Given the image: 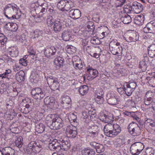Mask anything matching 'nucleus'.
I'll use <instances>...</instances> for the list:
<instances>
[{
    "mask_svg": "<svg viewBox=\"0 0 155 155\" xmlns=\"http://www.w3.org/2000/svg\"><path fill=\"white\" fill-rule=\"evenodd\" d=\"M95 149L96 150L97 152L98 153L103 152L104 150L103 145L99 143L97 145Z\"/></svg>",
    "mask_w": 155,
    "mask_h": 155,
    "instance_id": "45",
    "label": "nucleus"
},
{
    "mask_svg": "<svg viewBox=\"0 0 155 155\" xmlns=\"http://www.w3.org/2000/svg\"><path fill=\"white\" fill-rule=\"evenodd\" d=\"M19 41L21 43H24L25 44V43L27 42V39L26 36L25 35H22L20 36L18 38Z\"/></svg>",
    "mask_w": 155,
    "mask_h": 155,
    "instance_id": "49",
    "label": "nucleus"
},
{
    "mask_svg": "<svg viewBox=\"0 0 155 155\" xmlns=\"http://www.w3.org/2000/svg\"><path fill=\"white\" fill-rule=\"evenodd\" d=\"M56 50V48L53 46L50 48H46L44 51L45 55L48 58H52L57 51Z\"/></svg>",
    "mask_w": 155,
    "mask_h": 155,
    "instance_id": "12",
    "label": "nucleus"
},
{
    "mask_svg": "<svg viewBox=\"0 0 155 155\" xmlns=\"http://www.w3.org/2000/svg\"><path fill=\"white\" fill-rule=\"evenodd\" d=\"M121 129L120 126L117 124L108 123L105 126L104 130L107 136L113 138L120 133Z\"/></svg>",
    "mask_w": 155,
    "mask_h": 155,
    "instance_id": "2",
    "label": "nucleus"
},
{
    "mask_svg": "<svg viewBox=\"0 0 155 155\" xmlns=\"http://www.w3.org/2000/svg\"><path fill=\"white\" fill-rule=\"evenodd\" d=\"M104 94V92L101 89L97 91V97H98L99 96L101 97H103Z\"/></svg>",
    "mask_w": 155,
    "mask_h": 155,
    "instance_id": "63",
    "label": "nucleus"
},
{
    "mask_svg": "<svg viewBox=\"0 0 155 155\" xmlns=\"http://www.w3.org/2000/svg\"><path fill=\"white\" fill-rule=\"evenodd\" d=\"M42 8L40 13V16L42 17L45 14L47 11V4L46 3L41 4V6Z\"/></svg>",
    "mask_w": 155,
    "mask_h": 155,
    "instance_id": "39",
    "label": "nucleus"
},
{
    "mask_svg": "<svg viewBox=\"0 0 155 155\" xmlns=\"http://www.w3.org/2000/svg\"><path fill=\"white\" fill-rule=\"evenodd\" d=\"M109 47L110 51L113 55H118L119 52H121L122 51L120 43L115 41H111L109 44Z\"/></svg>",
    "mask_w": 155,
    "mask_h": 155,
    "instance_id": "6",
    "label": "nucleus"
},
{
    "mask_svg": "<svg viewBox=\"0 0 155 155\" xmlns=\"http://www.w3.org/2000/svg\"><path fill=\"white\" fill-rule=\"evenodd\" d=\"M58 115L55 114H49L47 115L46 117L45 123L47 126L50 127L53 120L57 117Z\"/></svg>",
    "mask_w": 155,
    "mask_h": 155,
    "instance_id": "21",
    "label": "nucleus"
},
{
    "mask_svg": "<svg viewBox=\"0 0 155 155\" xmlns=\"http://www.w3.org/2000/svg\"><path fill=\"white\" fill-rule=\"evenodd\" d=\"M32 97L35 99L41 100L45 96V93L39 87L33 89L31 91Z\"/></svg>",
    "mask_w": 155,
    "mask_h": 155,
    "instance_id": "9",
    "label": "nucleus"
},
{
    "mask_svg": "<svg viewBox=\"0 0 155 155\" xmlns=\"http://www.w3.org/2000/svg\"><path fill=\"white\" fill-rule=\"evenodd\" d=\"M87 72L89 73V75L88 76V78L89 79H93L96 78L98 75V73L97 71L92 68L88 67L87 68Z\"/></svg>",
    "mask_w": 155,
    "mask_h": 155,
    "instance_id": "17",
    "label": "nucleus"
},
{
    "mask_svg": "<svg viewBox=\"0 0 155 155\" xmlns=\"http://www.w3.org/2000/svg\"><path fill=\"white\" fill-rule=\"evenodd\" d=\"M17 5L13 3L6 5L4 8V14L5 16L11 20L19 19L21 14L17 12Z\"/></svg>",
    "mask_w": 155,
    "mask_h": 155,
    "instance_id": "1",
    "label": "nucleus"
},
{
    "mask_svg": "<svg viewBox=\"0 0 155 155\" xmlns=\"http://www.w3.org/2000/svg\"><path fill=\"white\" fill-rule=\"evenodd\" d=\"M3 58L6 61L8 65H12L15 63V61L14 59H12L10 57L8 56H4Z\"/></svg>",
    "mask_w": 155,
    "mask_h": 155,
    "instance_id": "34",
    "label": "nucleus"
},
{
    "mask_svg": "<svg viewBox=\"0 0 155 155\" xmlns=\"http://www.w3.org/2000/svg\"><path fill=\"white\" fill-rule=\"evenodd\" d=\"M28 61L25 58H21L19 60V63L22 65L26 66L28 65Z\"/></svg>",
    "mask_w": 155,
    "mask_h": 155,
    "instance_id": "52",
    "label": "nucleus"
},
{
    "mask_svg": "<svg viewBox=\"0 0 155 155\" xmlns=\"http://www.w3.org/2000/svg\"><path fill=\"white\" fill-rule=\"evenodd\" d=\"M132 117H133L134 119L136 120L138 123V124L141 125V121L140 119L138 117H137V116L134 114V116L132 115Z\"/></svg>",
    "mask_w": 155,
    "mask_h": 155,
    "instance_id": "60",
    "label": "nucleus"
},
{
    "mask_svg": "<svg viewBox=\"0 0 155 155\" xmlns=\"http://www.w3.org/2000/svg\"><path fill=\"white\" fill-rule=\"evenodd\" d=\"M47 83L49 87L53 90H56L58 88L59 84L57 78L50 76L47 78Z\"/></svg>",
    "mask_w": 155,
    "mask_h": 155,
    "instance_id": "8",
    "label": "nucleus"
},
{
    "mask_svg": "<svg viewBox=\"0 0 155 155\" xmlns=\"http://www.w3.org/2000/svg\"><path fill=\"white\" fill-rule=\"evenodd\" d=\"M127 84L128 85V86H129L134 91V90L137 86L136 83L135 82H131Z\"/></svg>",
    "mask_w": 155,
    "mask_h": 155,
    "instance_id": "54",
    "label": "nucleus"
},
{
    "mask_svg": "<svg viewBox=\"0 0 155 155\" xmlns=\"http://www.w3.org/2000/svg\"><path fill=\"white\" fill-rule=\"evenodd\" d=\"M154 94L150 91H148L146 93L143 99L144 104L146 106L152 105L153 103Z\"/></svg>",
    "mask_w": 155,
    "mask_h": 155,
    "instance_id": "10",
    "label": "nucleus"
},
{
    "mask_svg": "<svg viewBox=\"0 0 155 155\" xmlns=\"http://www.w3.org/2000/svg\"><path fill=\"white\" fill-rule=\"evenodd\" d=\"M68 118L70 121H72L74 122L77 123V116L74 114L73 113H71L68 116Z\"/></svg>",
    "mask_w": 155,
    "mask_h": 155,
    "instance_id": "47",
    "label": "nucleus"
},
{
    "mask_svg": "<svg viewBox=\"0 0 155 155\" xmlns=\"http://www.w3.org/2000/svg\"><path fill=\"white\" fill-rule=\"evenodd\" d=\"M144 19V15H137L135 17L134 22L135 24L140 25L143 24Z\"/></svg>",
    "mask_w": 155,
    "mask_h": 155,
    "instance_id": "22",
    "label": "nucleus"
},
{
    "mask_svg": "<svg viewBox=\"0 0 155 155\" xmlns=\"http://www.w3.org/2000/svg\"><path fill=\"white\" fill-rule=\"evenodd\" d=\"M149 57L153 58L155 57V44H152L147 48Z\"/></svg>",
    "mask_w": 155,
    "mask_h": 155,
    "instance_id": "24",
    "label": "nucleus"
},
{
    "mask_svg": "<svg viewBox=\"0 0 155 155\" xmlns=\"http://www.w3.org/2000/svg\"><path fill=\"white\" fill-rule=\"evenodd\" d=\"M146 155H153L154 154V150L151 148L147 149L146 150Z\"/></svg>",
    "mask_w": 155,
    "mask_h": 155,
    "instance_id": "53",
    "label": "nucleus"
},
{
    "mask_svg": "<svg viewBox=\"0 0 155 155\" xmlns=\"http://www.w3.org/2000/svg\"><path fill=\"white\" fill-rule=\"evenodd\" d=\"M63 126V120L58 115L57 117L53 120V122L49 127L51 129L57 130L60 129Z\"/></svg>",
    "mask_w": 155,
    "mask_h": 155,
    "instance_id": "11",
    "label": "nucleus"
},
{
    "mask_svg": "<svg viewBox=\"0 0 155 155\" xmlns=\"http://www.w3.org/2000/svg\"><path fill=\"white\" fill-rule=\"evenodd\" d=\"M64 62V59L60 57L55 58L54 60V63L55 65L60 67L63 66Z\"/></svg>",
    "mask_w": 155,
    "mask_h": 155,
    "instance_id": "37",
    "label": "nucleus"
},
{
    "mask_svg": "<svg viewBox=\"0 0 155 155\" xmlns=\"http://www.w3.org/2000/svg\"><path fill=\"white\" fill-rule=\"evenodd\" d=\"M89 90L88 86L86 85L81 86L79 89V92L82 95H84L87 93Z\"/></svg>",
    "mask_w": 155,
    "mask_h": 155,
    "instance_id": "31",
    "label": "nucleus"
},
{
    "mask_svg": "<svg viewBox=\"0 0 155 155\" xmlns=\"http://www.w3.org/2000/svg\"><path fill=\"white\" fill-rule=\"evenodd\" d=\"M146 26L148 30L155 33V20L148 23Z\"/></svg>",
    "mask_w": 155,
    "mask_h": 155,
    "instance_id": "29",
    "label": "nucleus"
},
{
    "mask_svg": "<svg viewBox=\"0 0 155 155\" xmlns=\"http://www.w3.org/2000/svg\"><path fill=\"white\" fill-rule=\"evenodd\" d=\"M140 127L138 124L133 121L129 125L128 131L133 136H139L141 132Z\"/></svg>",
    "mask_w": 155,
    "mask_h": 155,
    "instance_id": "4",
    "label": "nucleus"
},
{
    "mask_svg": "<svg viewBox=\"0 0 155 155\" xmlns=\"http://www.w3.org/2000/svg\"><path fill=\"white\" fill-rule=\"evenodd\" d=\"M28 52L30 55H35V51L33 50V48L31 47L28 50Z\"/></svg>",
    "mask_w": 155,
    "mask_h": 155,
    "instance_id": "61",
    "label": "nucleus"
},
{
    "mask_svg": "<svg viewBox=\"0 0 155 155\" xmlns=\"http://www.w3.org/2000/svg\"><path fill=\"white\" fill-rule=\"evenodd\" d=\"M77 128L75 127L68 126L66 130V133L68 137L71 138H74L77 135Z\"/></svg>",
    "mask_w": 155,
    "mask_h": 155,
    "instance_id": "14",
    "label": "nucleus"
},
{
    "mask_svg": "<svg viewBox=\"0 0 155 155\" xmlns=\"http://www.w3.org/2000/svg\"><path fill=\"white\" fill-rule=\"evenodd\" d=\"M23 138L21 136H17L15 140V144L17 147L19 148L21 147L23 145Z\"/></svg>",
    "mask_w": 155,
    "mask_h": 155,
    "instance_id": "36",
    "label": "nucleus"
},
{
    "mask_svg": "<svg viewBox=\"0 0 155 155\" xmlns=\"http://www.w3.org/2000/svg\"><path fill=\"white\" fill-rule=\"evenodd\" d=\"M121 20L123 23L126 24H129L132 21V18L128 14H127L124 16L122 17L121 18Z\"/></svg>",
    "mask_w": 155,
    "mask_h": 155,
    "instance_id": "33",
    "label": "nucleus"
},
{
    "mask_svg": "<svg viewBox=\"0 0 155 155\" xmlns=\"http://www.w3.org/2000/svg\"><path fill=\"white\" fill-rule=\"evenodd\" d=\"M99 41V39L95 37L91 38V42L94 45L98 44Z\"/></svg>",
    "mask_w": 155,
    "mask_h": 155,
    "instance_id": "57",
    "label": "nucleus"
},
{
    "mask_svg": "<svg viewBox=\"0 0 155 155\" xmlns=\"http://www.w3.org/2000/svg\"><path fill=\"white\" fill-rule=\"evenodd\" d=\"M95 128V126H92V127L89 126L88 128L89 129V131L90 136L91 137H97L98 135V132L97 130H93Z\"/></svg>",
    "mask_w": 155,
    "mask_h": 155,
    "instance_id": "28",
    "label": "nucleus"
},
{
    "mask_svg": "<svg viewBox=\"0 0 155 155\" xmlns=\"http://www.w3.org/2000/svg\"><path fill=\"white\" fill-rule=\"evenodd\" d=\"M25 72L23 71H20L16 74V80L19 82H21L25 80L24 78Z\"/></svg>",
    "mask_w": 155,
    "mask_h": 155,
    "instance_id": "27",
    "label": "nucleus"
},
{
    "mask_svg": "<svg viewBox=\"0 0 155 155\" xmlns=\"http://www.w3.org/2000/svg\"><path fill=\"white\" fill-rule=\"evenodd\" d=\"M62 139L58 138L57 139L54 138L53 139L49 144L48 147L51 150H57L59 151L61 150V141Z\"/></svg>",
    "mask_w": 155,
    "mask_h": 155,
    "instance_id": "7",
    "label": "nucleus"
},
{
    "mask_svg": "<svg viewBox=\"0 0 155 155\" xmlns=\"http://www.w3.org/2000/svg\"><path fill=\"white\" fill-rule=\"evenodd\" d=\"M144 147L143 143L140 142H135L130 147V151L132 155H138Z\"/></svg>",
    "mask_w": 155,
    "mask_h": 155,
    "instance_id": "5",
    "label": "nucleus"
},
{
    "mask_svg": "<svg viewBox=\"0 0 155 155\" xmlns=\"http://www.w3.org/2000/svg\"><path fill=\"white\" fill-rule=\"evenodd\" d=\"M54 22L55 21L52 16L50 17L49 18H47V24L48 25L51 26L53 24H54Z\"/></svg>",
    "mask_w": 155,
    "mask_h": 155,
    "instance_id": "50",
    "label": "nucleus"
},
{
    "mask_svg": "<svg viewBox=\"0 0 155 155\" xmlns=\"http://www.w3.org/2000/svg\"><path fill=\"white\" fill-rule=\"evenodd\" d=\"M28 100V99L27 98H25L23 100V103H21L20 107L21 112L25 114L28 113L31 110V109L30 108L29 105L28 104H25L27 102V100Z\"/></svg>",
    "mask_w": 155,
    "mask_h": 155,
    "instance_id": "15",
    "label": "nucleus"
},
{
    "mask_svg": "<svg viewBox=\"0 0 155 155\" xmlns=\"http://www.w3.org/2000/svg\"><path fill=\"white\" fill-rule=\"evenodd\" d=\"M61 150H65L70 147V144L67 141H64L62 139L61 141Z\"/></svg>",
    "mask_w": 155,
    "mask_h": 155,
    "instance_id": "38",
    "label": "nucleus"
},
{
    "mask_svg": "<svg viewBox=\"0 0 155 155\" xmlns=\"http://www.w3.org/2000/svg\"><path fill=\"white\" fill-rule=\"evenodd\" d=\"M45 127L44 124L40 123L36 125L35 130L38 133H41L45 130Z\"/></svg>",
    "mask_w": 155,
    "mask_h": 155,
    "instance_id": "30",
    "label": "nucleus"
},
{
    "mask_svg": "<svg viewBox=\"0 0 155 155\" xmlns=\"http://www.w3.org/2000/svg\"><path fill=\"white\" fill-rule=\"evenodd\" d=\"M42 149V146L39 142L31 141L28 145L26 150L29 153H39Z\"/></svg>",
    "mask_w": 155,
    "mask_h": 155,
    "instance_id": "3",
    "label": "nucleus"
},
{
    "mask_svg": "<svg viewBox=\"0 0 155 155\" xmlns=\"http://www.w3.org/2000/svg\"><path fill=\"white\" fill-rule=\"evenodd\" d=\"M69 15L72 18L76 20L80 18L81 13L78 9H71L69 11Z\"/></svg>",
    "mask_w": 155,
    "mask_h": 155,
    "instance_id": "16",
    "label": "nucleus"
},
{
    "mask_svg": "<svg viewBox=\"0 0 155 155\" xmlns=\"http://www.w3.org/2000/svg\"><path fill=\"white\" fill-rule=\"evenodd\" d=\"M103 97H101L99 96L98 97H97L95 99V100L97 104H102L103 103Z\"/></svg>",
    "mask_w": 155,
    "mask_h": 155,
    "instance_id": "56",
    "label": "nucleus"
},
{
    "mask_svg": "<svg viewBox=\"0 0 155 155\" xmlns=\"http://www.w3.org/2000/svg\"><path fill=\"white\" fill-rule=\"evenodd\" d=\"M63 22V21L59 19L55 20L53 26V29L56 32L59 31L61 30L62 26L64 24Z\"/></svg>",
    "mask_w": 155,
    "mask_h": 155,
    "instance_id": "18",
    "label": "nucleus"
},
{
    "mask_svg": "<svg viewBox=\"0 0 155 155\" xmlns=\"http://www.w3.org/2000/svg\"><path fill=\"white\" fill-rule=\"evenodd\" d=\"M148 123L147 125L150 127H153L155 128L154 129L155 130V122L153 121H151V122Z\"/></svg>",
    "mask_w": 155,
    "mask_h": 155,
    "instance_id": "64",
    "label": "nucleus"
},
{
    "mask_svg": "<svg viewBox=\"0 0 155 155\" xmlns=\"http://www.w3.org/2000/svg\"><path fill=\"white\" fill-rule=\"evenodd\" d=\"M143 5L139 3H138V5H137L135 9V10H136L138 11V12H140L143 10Z\"/></svg>",
    "mask_w": 155,
    "mask_h": 155,
    "instance_id": "55",
    "label": "nucleus"
},
{
    "mask_svg": "<svg viewBox=\"0 0 155 155\" xmlns=\"http://www.w3.org/2000/svg\"><path fill=\"white\" fill-rule=\"evenodd\" d=\"M134 91L130 88L129 86L126 84V87H125L124 85V91L123 92L126 94L127 95L130 96L132 94Z\"/></svg>",
    "mask_w": 155,
    "mask_h": 155,
    "instance_id": "35",
    "label": "nucleus"
},
{
    "mask_svg": "<svg viewBox=\"0 0 155 155\" xmlns=\"http://www.w3.org/2000/svg\"><path fill=\"white\" fill-rule=\"evenodd\" d=\"M8 39L3 34L0 33V42L2 45L4 44L7 42Z\"/></svg>",
    "mask_w": 155,
    "mask_h": 155,
    "instance_id": "46",
    "label": "nucleus"
},
{
    "mask_svg": "<svg viewBox=\"0 0 155 155\" xmlns=\"http://www.w3.org/2000/svg\"><path fill=\"white\" fill-rule=\"evenodd\" d=\"M72 5L73 4H65V6L63 11H69L71 8V5Z\"/></svg>",
    "mask_w": 155,
    "mask_h": 155,
    "instance_id": "59",
    "label": "nucleus"
},
{
    "mask_svg": "<svg viewBox=\"0 0 155 155\" xmlns=\"http://www.w3.org/2000/svg\"><path fill=\"white\" fill-rule=\"evenodd\" d=\"M10 55L13 57H16L18 56V52L17 50L15 49V50H13L9 51Z\"/></svg>",
    "mask_w": 155,
    "mask_h": 155,
    "instance_id": "51",
    "label": "nucleus"
},
{
    "mask_svg": "<svg viewBox=\"0 0 155 155\" xmlns=\"http://www.w3.org/2000/svg\"><path fill=\"white\" fill-rule=\"evenodd\" d=\"M94 23L93 22L89 21L87 22V28H88V32L91 31L93 33L94 31Z\"/></svg>",
    "mask_w": 155,
    "mask_h": 155,
    "instance_id": "42",
    "label": "nucleus"
},
{
    "mask_svg": "<svg viewBox=\"0 0 155 155\" xmlns=\"http://www.w3.org/2000/svg\"><path fill=\"white\" fill-rule=\"evenodd\" d=\"M108 103L111 105H116L117 104V99L115 97H112L107 100Z\"/></svg>",
    "mask_w": 155,
    "mask_h": 155,
    "instance_id": "44",
    "label": "nucleus"
},
{
    "mask_svg": "<svg viewBox=\"0 0 155 155\" xmlns=\"http://www.w3.org/2000/svg\"><path fill=\"white\" fill-rule=\"evenodd\" d=\"M89 114L86 112H84L82 113V121L84 122L87 123L90 121V119L89 117Z\"/></svg>",
    "mask_w": 155,
    "mask_h": 155,
    "instance_id": "40",
    "label": "nucleus"
},
{
    "mask_svg": "<svg viewBox=\"0 0 155 155\" xmlns=\"http://www.w3.org/2000/svg\"><path fill=\"white\" fill-rule=\"evenodd\" d=\"M104 28L105 31H104L103 32L101 33V35L103 36L102 37V38H103L104 37H105V33L106 34V35H107V33H106V32H107V31H108V28L107 27V26H104Z\"/></svg>",
    "mask_w": 155,
    "mask_h": 155,
    "instance_id": "62",
    "label": "nucleus"
},
{
    "mask_svg": "<svg viewBox=\"0 0 155 155\" xmlns=\"http://www.w3.org/2000/svg\"><path fill=\"white\" fill-rule=\"evenodd\" d=\"M44 102L48 107L52 109L54 106V98L53 97L47 96L44 99Z\"/></svg>",
    "mask_w": 155,
    "mask_h": 155,
    "instance_id": "19",
    "label": "nucleus"
},
{
    "mask_svg": "<svg viewBox=\"0 0 155 155\" xmlns=\"http://www.w3.org/2000/svg\"><path fill=\"white\" fill-rule=\"evenodd\" d=\"M128 42H136L138 40V37L136 33H134L130 34L127 38H124Z\"/></svg>",
    "mask_w": 155,
    "mask_h": 155,
    "instance_id": "23",
    "label": "nucleus"
},
{
    "mask_svg": "<svg viewBox=\"0 0 155 155\" xmlns=\"http://www.w3.org/2000/svg\"><path fill=\"white\" fill-rule=\"evenodd\" d=\"M6 25L9 26L10 27H8V28H9L10 30L13 31H15L18 28L17 25L16 23L9 22L6 24Z\"/></svg>",
    "mask_w": 155,
    "mask_h": 155,
    "instance_id": "41",
    "label": "nucleus"
},
{
    "mask_svg": "<svg viewBox=\"0 0 155 155\" xmlns=\"http://www.w3.org/2000/svg\"><path fill=\"white\" fill-rule=\"evenodd\" d=\"M15 151L10 147H6L2 151L0 150V155H15Z\"/></svg>",
    "mask_w": 155,
    "mask_h": 155,
    "instance_id": "20",
    "label": "nucleus"
},
{
    "mask_svg": "<svg viewBox=\"0 0 155 155\" xmlns=\"http://www.w3.org/2000/svg\"><path fill=\"white\" fill-rule=\"evenodd\" d=\"M142 61H140L139 65V68L140 69L142 72H144L146 70L147 64L149 61V58L146 54L144 55Z\"/></svg>",
    "mask_w": 155,
    "mask_h": 155,
    "instance_id": "13",
    "label": "nucleus"
},
{
    "mask_svg": "<svg viewBox=\"0 0 155 155\" xmlns=\"http://www.w3.org/2000/svg\"><path fill=\"white\" fill-rule=\"evenodd\" d=\"M72 103L62 104V107L66 110L69 109L71 108Z\"/></svg>",
    "mask_w": 155,
    "mask_h": 155,
    "instance_id": "58",
    "label": "nucleus"
},
{
    "mask_svg": "<svg viewBox=\"0 0 155 155\" xmlns=\"http://www.w3.org/2000/svg\"><path fill=\"white\" fill-rule=\"evenodd\" d=\"M65 1L64 0H61L57 4V6L59 9L63 11L65 6Z\"/></svg>",
    "mask_w": 155,
    "mask_h": 155,
    "instance_id": "48",
    "label": "nucleus"
},
{
    "mask_svg": "<svg viewBox=\"0 0 155 155\" xmlns=\"http://www.w3.org/2000/svg\"><path fill=\"white\" fill-rule=\"evenodd\" d=\"M43 33L42 31L38 29H36L32 32L33 37L34 38H38L39 37H41Z\"/></svg>",
    "mask_w": 155,
    "mask_h": 155,
    "instance_id": "32",
    "label": "nucleus"
},
{
    "mask_svg": "<svg viewBox=\"0 0 155 155\" xmlns=\"http://www.w3.org/2000/svg\"><path fill=\"white\" fill-rule=\"evenodd\" d=\"M71 32L68 30H65L62 33L61 37L62 39L65 41H69L71 38Z\"/></svg>",
    "mask_w": 155,
    "mask_h": 155,
    "instance_id": "25",
    "label": "nucleus"
},
{
    "mask_svg": "<svg viewBox=\"0 0 155 155\" xmlns=\"http://www.w3.org/2000/svg\"><path fill=\"white\" fill-rule=\"evenodd\" d=\"M61 104L71 103L70 97L68 96H63L61 98Z\"/></svg>",
    "mask_w": 155,
    "mask_h": 155,
    "instance_id": "43",
    "label": "nucleus"
},
{
    "mask_svg": "<svg viewBox=\"0 0 155 155\" xmlns=\"http://www.w3.org/2000/svg\"><path fill=\"white\" fill-rule=\"evenodd\" d=\"M95 151L89 147L84 148L81 151L82 155H95Z\"/></svg>",
    "mask_w": 155,
    "mask_h": 155,
    "instance_id": "26",
    "label": "nucleus"
}]
</instances>
